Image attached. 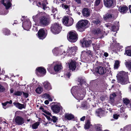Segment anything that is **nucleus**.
Here are the masks:
<instances>
[{
  "label": "nucleus",
  "mask_w": 131,
  "mask_h": 131,
  "mask_svg": "<svg viewBox=\"0 0 131 131\" xmlns=\"http://www.w3.org/2000/svg\"><path fill=\"white\" fill-rule=\"evenodd\" d=\"M35 24L38 26L44 27L48 26L50 23L49 19L46 17L41 16L40 14H38L32 17Z\"/></svg>",
  "instance_id": "obj_1"
},
{
  "label": "nucleus",
  "mask_w": 131,
  "mask_h": 131,
  "mask_svg": "<svg viewBox=\"0 0 131 131\" xmlns=\"http://www.w3.org/2000/svg\"><path fill=\"white\" fill-rule=\"evenodd\" d=\"M118 82L122 84H125L129 82L128 72L124 71L120 72L117 76Z\"/></svg>",
  "instance_id": "obj_2"
},
{
  "label": "nucleus",
  "mask_w": 131,
  "mask_h": 131,
  "mask_svg": "<svg viewBox=\"0 0 131 131\" xmlns=\"http://www.w3.org/2000/svg\"><path fill=\"white\" fill-rule=\"evenodd\" d=\"M77 86L73 87L71 89V93L74 97L77 100H82L84 97L85 94V92L84 90L82 92H80L79 93H76Z\"/></svg>",
  "instance_id": "obj_3"
},
{
  "label": "nucleus",
  "mask_w": 131,
  "mask_h": 131,
  "mask_svg": "<svg viewBox=\"0 0 131 131\" xmlns=\"http://www.w3.org/2000/svg\"><path fill=\"white\" fill-rule=\"evenodd\" d=\"M89 25V23L88 20H84L79 21L78 23L77 26L78 30L80 32H82Z\"/></svg>",
  "instance_id": "obj_4"
},
{
  "label": "nucleus",
  "mask_w": 131,
  "mask_h": 131,
  "mask_svg": "<svg viewBox=\"0 0 131 131\" xmlns=\"http://www.w3.org/2000/svg\"><path fill=\"white\" fill-rule=\"evenodd\" d=\"M62 29L61 25L58 23H55L52 24L51 27V30L54 34H58L60 32Z\"/></svg>",
  "instance_id": "obj_5"
},
{
  "label": "nucleus",
  "mask_w": 131,
  "mask_h": 131,
  "mask_svg": "<svg viewBox=\"0 0 131 131\" xmlns=\"http://www.w3.org/2000/svg\"><path fill=\"white\" fill-rule=\"evenodd\" d=\"M77 33L75 31L70 32L69 35L67 36L68 40L72 42H75L77 40Z\"/></svg>",
  "instance_id": "obj_6"
},
{
  "label": "nucleus",
  "mask_w": 131,
  "mask_h": 131,
  "mask_svg": "<svg viewBox=\"0 0 131 131\" xmlns=\"http://www.w3.org/2000/svg\"><path fill=\"white\" fill-rule=\"evenodd\" d=\"M74 22V20L71 17L68 18L67 17H64L63 19V23L64 25L67 26H71Z\"/></svg>",
  "instance_id": "obj_7"
},
{
  "label": "nucleus",
  "mask_w": 131,
  "mask_h": 131,
  "mask_svg": "<svg viewBox=\"0 0 131 131\" xmlns=\"http://www.w3.org/2000/svg\"><path fill=\"white\" fill-rule=\"evenodd\" d=\"M77 50V48L76 46L69 47L67 51V53H68V56H69L72 57L74 56Z\"/></svg>",
  "instance_id": "obj_8"
},
{
  "label": "nucleus",
  "mask_w": 131,
  "mask_h": 131,
  "mask_svg": "<svg viewBox=\"0 0 131 131\" xmlns=\"http://www.w3.org/2000/svg\"><path fill=\"white\" fill-rule=\"evenodd\" d=\"M45 112L49 115L47 116L45 115V116L48 120L49 123H50V122H53V123H55L58 120L57 118L54 116H52L51 115V114L50 113L47 112L46 111Z\"/></svg>",
  "instance_id": "obj_9"
},
{
  "label": "nucleus",
  "mask_w": 131,
  "mask_h": 131,
  "mask_svg": "<svg viewBox=\"0 0 131 131\" xmlns=\"http://www.w3.org/2000/svg\"><path fill=\"white\" fill-rule=\"evenodd\" d=\"M106 70L105 68L101 66H98L96 68L95 72L94 73V74H95V73H98L102 75L106 73Z\"/></svg>",
  "instance_id": "obj_10"
},
{
  "label": "nucleus",
  "mask_w": 131,
  "mask_h": 131,
  "mask_svg": "<svg viewBox=\"0 0 131 131\" xmlns=\"http://www.w3.org/2000/svg\"><path fill=\"white\" fill-rule=\"evenodd\" d=\"M14 121L18 125H21L24 123L25 120L23 117L17 116L14 118Z\"/></svg>",
  "instance_id": "obj_11"
},
{
  "label": "nucleus",
  "mask_w": 131,
  "mask_h": 131,
  "mask_svg": "<svg viewBox=\"0 0 131 131\" xmlns=\"http://www.w3.org/2000/svg\"><path fill=\"white\" fill-rule=\"evenodd\" d=\"M48 4L47 0H40L36 2L37 5L38 7L42 6L43 9H45L47 8L46 5Z\"/></svg>",
  "instance_id": "obj_12"
},
{
  "label": "nucleus",
  "mask_w": 131,
  "mask_h": 131,
  "mask_svg": "<svg viewBox=\"0 0 131 131\" xmlns=\"http://www.w3.org/2000/svg\"><path fill=\"white\" fill-rule=\"evenodd\" d=\"M104 4L105 6L107 7L113 6L115 3V0H104Z\"/></svg>",
  "instance_id": "obj_13"
},
{
  "label": "nucleus",
  "mask_w": 131,
  "mask_h": 131,
  "mask_svg": "<svg viewBox=\"0 0 131 131\" xmlns=\"http://www.w3.org/2000/svg\"><path fill=\"white\" fill-rule=\"evenodd\" d=\"M69 63V67L70 70H74L76 68V63L75 60H71Z\"/></svg>",
  "instance_id": "obj_14"
},
{
  "label": "nucleus",
  "mask_w": 131,
  "mask_h": 131,
  "mask_svg": "<svg viewBox=\"0 0 131 131\" xmlns=\"http://www.w3.org/2000/svg\"><path fill=\"white\" fill-rule=\"evenodd\" d=\"M23 27L26 30H28L31 27V22L29 20L23 22Z\"/></svg>",
  "instance_id": "obj_15"
},
{
  "label": "nucleus",
  "mask_w": 131,
  "mask_h": 131,
  "mask_svg": "<svg viewBox=\"0 0 131 131\" xmlns=\"http://www.w3.org/2000/svg\"><path fill=\"white\" fill-rule=\"evenodd\" d=\"M37 71L36 73L38 75L41 74V75H45L46 72V69L43 67H40L36 69Z\"/></svg>",
  "instance_id": "obj_16"
},
{
  "label": "nucleus",
  "mask_w": 131,
  "mask_h": 131,
  "mask_svg": "<svg viewBox=\"0 0 131 131\" xmlns=\"http://www.w3.org/2000/svg\"><path fill=\"white\" fill-rule=\"evenodd\" d=\"M62 107L61 106H59L57 105H54L52 106L51 108L53 112L55 113H59L61 109H62Z\"/></svg>",
  "instance_id": "obj_17"
},
{
  "label": "nucleus",
  "mask_w": 131,
  "mask_h": 131,
  "mask_svg": "<svg viewBox=\"0 0 131 131\" xmlns=\"http://www.w3.org/2000/svg\"><path fill=\"white\" fill-rule=\"evenodd\" d=\"M38 38L40 39H43L45 38L46 36L44 30L43 29H40L38 32Z\"/></svg>",
  "instance_id": "obj_18"
},
{
  "label": "nucleus",
  "mask_w": 131,
  "mask_h": 131,
  "mask_svg": "<svg viewBox=\"0 0 131 131\" xmlns=\"http://www.w3.org/2000/svg\"><path fill=\"white\" fill-rule=\"evenodd\" d=\"M81 42L83 47H87L90 46L91 43V40H88L84 39L82 40L81 41Z\"/></svg>",
  "instance_id": "obj_19"
},
{
  "label": "nucleus",
  "mask_w": 131,
  "mask_h": 131,
  "mask_svg": "<svg viewBox=\"0 0 131 131\" xmlns=\"http://www.w3.org/2000/svg\"><path fill=\"white\" fill-rule=\"evenodd\" d=\"M1 3L6 7V8L7 9L10 7L11 5V4L9 2V0H3L0 1V3Z\"/></svg>",
  "instance_id": "obj_20"
},
{
  "label": "nucleus",
  "mask_w": 131,
  "mask_h": 131,
  "mask_svg": "<svg viewBox=\"0 0 131 131\" xmlns=\"http://www.w3.org/2000/svg\"><path fill=\"white\" fill-rule=\"evenodd\" d=\"M119 11L121 13L124 14L128 10V7L125 5L120 6L119 8Z\"/></svg>",
  "instance_id": "obj_21"
},
{
  "label": "nucleus",
  "mask_w": 131,
  "mask_h": 131,
  "mask_svg": "<svg viewBox=\"0 0 131 131\" xmlns=\"http://www.w3.org/2000/svg\"><path fill=\"white\" fill-rule=\"evenodd\" d=\"M82 13L83 16L85 17H88L90 15V10L88 8H84L82 11Z\"/></svg>",
  "instance_id": "obj_22"
},
{
  "label": "nucleus",
  "mask_w": 131,
  "mask_h": 131,
  "mask_svg": "<svg viewBox=\"0 0 131 131\" xmlns=\"http://www.w3.org/2000/svg\"><path fill=\"white\" fill-rule=\"evenodd\" d=\"M93 33L95 34L101 36L103 35V32L99 28H95L94 29Z\"/></svg>",
  "instance_id": "obj_23"
},
{
  "label": "nucleus",
  "mask_w": 131,
  "mask_h": 131,
  "mask_svg": "<svg viewBox=\"0 0 131 131\" xmlns=\"http://www.w3.org/2000/svg\"><path fill=\"white\" fill-rule=\"evenodd\" d=\"M43 85L45 88L47 90H49L51 89L50 84L47 81H45L43 83Z\"/></svg>",
  "instance_id": "obj_24"
},
{
  "label": "nucleus",
  "mask_w": 131,
  "mask_h": 131,
  "mask_svg": "<svg viewBox=\"0 0 131 131\" xmlns=\"http://www.w3.org/2000/svg\"><path fill=\"white\" fill-rule=\"evenodd\" d=\"M13 104L16 107L19 109L21 110L25 108V106L24 104H21L18 102H14L13 103Z\"/></svg>",
  "instance_id": "obj_25"
},
{
  "label": "nucleus",
  "mask_w": 131,
  "mask_h": 131,
  "mask_svg": "<svg viewBox=\"0 0 131 131\" xmlns=\"http://www.w3.org/2000/svg\"><path fill=\"white\" fill-rule=\"evenodd\" d=\"M64 116L65 118L68 120H71L74 118V115L71 114L66 113Z\"/></svg>",
  "instance_id": "obj_26"
},
{
  "label": "nucleus",
  "mask_w": 131,
  "mask_h": 131,
  "mask_svg": "<svg viewBox=\"0 0 131 131\" xmlns=\"http://www.w3.org/2000/svg\"><path fill=\"white\" fill-rule=\"evenodd\" d=\"M53 54L55 56L61 55V53H60L61 51V50L59 49L58 48H55L52 51Z\"/></svg>",
  "instance_id": "obj_27"
},
{
  "label": "nucleus",
  "mask_w": 131,
  "mask_h": 131,
  "mask_svg": "<svg viewBox=\"0 0 131 131\" xmlns=\"http://www.w3.org/2000/svg\"><path fill=\"white\" fill-rule=\"evenodd\" d=\"M8 87L7 84L5 83H3L2 85L0 84V92H3L5 90V88Z\"/></svg>",
  "instance_id": "obj_28"
},
{
  "label": "nucleus",
  "mask_w": 131,
  "mask_h": 131,
  "mask_svg": "<svg viewBox=\"0 0 131 131\" xmlns=\"http://www.w3.org/2000/svg\"><path fill=\"white\" fill-rule=\"evenodd\" d=\"M62 68L61 64H57L54 66V69L56 72H58L60 71Z\"/></svg>",
  "instance_id": "obj_29"
},
{
  "label": "nucleus",
  "mask_w": 131,
  "mask_h": 131,
  "mask_svg": "<svg viewBox=\"0 0 131 131\" xmlns=\"http://www.w3.org/2000/svg\"><path fill=\"white\" fill-rule=\"evenodd\" d=\"M92 23L94 25L100 24L101 23V20L99 17H97L96 18H93Z\"/></svg>",
  "instance_id": "obj_30"
},
{
  "label": "nucleus",
  "mask_w": 131,
  "mask_h": 131,
  "mask_svg": "<svg viewBox=\"0 0 131 131\" xmlns=\"http://www.w3.org/2000/svg\"><path fill=\"white\" fill-rule=\"evenodd\" d=\"M104 113V112L100 109H98L96 112V115L100 117L103 115Z\"/></svg>",
  "instance_id": "obj_31"
},
{
  "label": "nucleus",
  "mask_w": 131,
  "mask_h": 131,
  "mask_svg": "<svg viewBox=\"0 0 131 131\" xmlns=\"http://www.w3.org/2000/svg\"><path fill=\"white\" fill-rule=\"evenodd\" d=\"M125 64L126 67L131 72V60L126 62Z\"/></svg>",
  "instance_id": "obj_32"
},
{
  "label": "nucleus",
  "mask_w": 131,
  "mask_h": 131,
  "mask_svg": "<svg viewBox=\"0 0 131 131\" xmlns=\"http://www.w3.org/2000/svg\"><path fill=\"white\" fill-rule=\"evenodd\" d=\"M117 24L116 25H112V26L111 30L112 31H115L118 30L119 29V24L118 22L117 23Z\"/></svg>",
  "instance_id": "obj_33"
},
{
  "label": "nucleus",
  "mask_w": 131,
  "mask_h": 131,
  "mask_svg": "<svg viewBox=\"0 0 131 131\" xmlns=\"http://www.w3.org/2000/svg\"><path fill=\"white\" fill-rule=\"evenodd\" d=\"M113 17V15L111 14L107 13L104 16V18L105 20H106V19L109 18H112Z\"/></svg>",
  "instance_id": "obj_34"
},
{
  "label": "nucleus",
  "mask_w": 131,
  "mask_h": 131,
  "mask_svg": "<svg viewBox=\"0 0 131 131\" xmlns=\"http://www.w3.org/2000/svg\"><path fill=\"white\" fill-rule=\"evenodd\" d=\"M116 96V94L114 93H113L110 95V100L111 103H113L114 102L115 98Z\"/></svg>",
  "instance_id": "obj_35"
},
{
  "label": "nucleus",
  "mask_w": 131,
  "mask_h": 131,
  "mask_svg": "<svg viewBox=\"0 0 131 131\" xmlns=\"http://www.w3.org/2000/svg\"><path fill=\"white\" fill-rule=\"evenodd\" d=\"M43 91V88L41 87H37L35 90L36 92L38 94H40Z\"/></svg>",
  "instance_id": "obj_36"
},
{
  "label": "nucleus",
  "mask_w": 131,
  "mask_h": 131,
  "mask_svg": "<svg viewBox=\"0 0 131 131\" xmlns=\"http://www.w3.org/2000/svg\"><path fill=\"white\" fill-rule=\"evenodd\" d=\"M95 128L97 131H101L102 129V125L100 124H98L94 125Z\"/></svg>",
  "instance_id": "obj_37"
},
{
  "label": "nucleus",
  "mask_w": 131,
  "mask_h": 131,
  "mask_svg": "<svg viewBox=\"0 0 131 131\" xmlns=\"http://www.w3.org/2000/svg\"><path fill=\"white\" fill-rule=\"evenodd\" d=\"M39 124L40 123L39 122H37L32 124L31 125V127L33 129H36L38 128Z\"/></svg>",
  "instance_id": "obj_38"
},
{
  "label": "nucleus",
  "mask_w": 131,
  "mask_h": 131,
  "mask_svg": "<svg viewBox=\"0 0 131 131\" xmlns=\"http://www.w3.org/2000/svg\"><path fill=\"white\" fill-rule=\"evenodd\" d=\"M119 66V62L118 60H116L114 65V69H117Z\"/></svg>",
  "instance_id": "obj_39"
},
{
  "label": "nucleus",
  "mask_w": 131,
  "mask_h": 131,
  "mask_svg": "<svg viewBox=\"0 0 131 131\" xmlns=\"http://www.w3.org/2000/svg\"><path fill=\"white\" fill-rule=\"evenodd\" d=\"M53 66L52 64L48 65V67L47 68L48 71L51 73L54 74V73L52 71V69L53 68Z\"/></svg>",
  "instance_id": "obj_40"
},
{
  "label": "nucleus",
  "mask_w": 131,
  "mask_h": 131,
  "mask_svg": "<svg viewBox=\"0 0 131 131\" xmlns=\"http://www.w3.org/2000/svg\"><path fill=\"white\" fill-rule=\"evenodd\" d=\"M90 125V121H87L84 125V128L86 129L89 128Z\"/></svg>",
  "instance_id": "obj_41"
},
{
  "label": "nucleus",
  "mask_w": 131,
  "mask_h": 131,
  "mask_svg": "<svg viewBox=\"0 0 131 131\" xmlns=\"http://www.w3.org/2000/svg\"><path fill=\"white\" fill-rule=\"evenodd\" d=\"M3 32L5 35H8L10 34V31L6 28H4L3 29Z\"/></svg>",
  "instance_id": "obj_42"
},
{
  "label": "nucleus",
  "mask_w": 131,
  "mask_h": 131,
  "mask_svg": "<svg viewBox=\"0 0 131 131\" xmlns=\"http://www.w3.org/2000/svg\"><path fill=\"white\" fill-rule=\"evenodd\" d=\"M44 97H46L47 99H48L49 101H51L52 100V98H51L50 96L47 93H45L44 95Z\"/></svg>",
  "instance_id": "obj_43"
},
{
  "label": "nucleus",
  "mask_w": 131,
  "mask_h": 131,
  "mask_svg": "<svg viewBox=\"0 0 131 131\" xmlns=\"http://www.w3.org/2000/svg\"><path fill=\"white\" fill-rule=\"evenodd\" d=\"M86 52L87 53V55L90 57H92L93 53L92 51L89 50L86 51Z\"/></svg>",
  "instance_id": "obj_44"
},
{
  "label": "nucleus",
  "mask_w": 131,
  "mask_h": 131,
  "mask_svg": "<svg viewBox=\"0 0 131 131\" xmlns=\"http://www.w3.org/2000/svg\"><path fill=\"white\" fill-rule=\"evenodd\" d=\"M123 101L124 103L126 105H127L130 102V101L127 98L123 99Z\"/></svg>",
  "instance_id": "obj_45"
},
{
  "label": "nucleus",
  "mask_w": 131,
  "mask_h": 131,
  "mask_svg": "<svg viewBox=\"0 0 131 131\" xmlns=\"http://www.w3.org/2000/svg\"><path fill=\"white\" fill-rule=\"evenodd\" d=\"M126 54L127 56H131V50H125V52L124 53V54Z\"/></svg>",
  "instance_id": "obj_46"
},
{
  "label": "nucleus",
  "mask_w": 131,
  "mask_h": 131,
  "mask_svg": "<svg viewBox=\"0 0 131 131\" xmlns=\"http://www.w3.org/2000/svg\"><path fill=\"white\" fill-rule=\"evenodd\" d=\"M23 92L21 91H16L14 94L17 96H20L22 94Z\"/></svg>",
  "instance_id": "obj_47"
},
{
  "label": "nucleus",
  "mask_w": 131,
  "mask_h": 131,
  "mask_svg": "<svg viewBox=\"0 0 131 131\" xmlns=\"http://www.w3.org/2000/svg\"><path fill=\"white\" fill-rule=\"evenodd\" d=\"M86 101L83 102L81 104V108L83 109L86 107Z\"/></svg>",
  "instance_id": "obj_48"
},
{
  "label": "nucleus",
  "mask_w": 131,
  "mask_h": 131,
  "mask_svg": "<svg viewBox=\"0 0 131 131\" xmlns=\"http://www.w3.org/2000/svg\"><path fill=\"white\" fill-rule=\"evenodd\" d=\"M58 131H67L66 129L64 126H61L60 129L58 130Z\"/></svg>",
  "instance_id": "obj_49"
},
{
  "label": "nucleus",
  "mask_w": 131,
  "mask_h": 131,
  "mask_svg": "<svg viewBox=\"0 0 131 131\" xmlns=\"http://www.w3.org/2000/svg\"><path fill=\"white\" fill-rule=\"evenodd\" d=\"M105 25L106 27L107 28H108L109 29H111L112 26V24L110 23H108L106 24H105Z\"/></svg>",
  "instance_id": "obj_50"
},
{
  "label": "nucleus",
  "mask_w": 131,
  "mask_h": 131,
  "mask_svg": "<svg viewBox=\"0 0 131 131\" xmlns=\"http://www.w3.org/2000/svg\"><path fill=\"white\" fill-rule=\"evenodd\" d=\"M101 0H96L95 2L94 6H97L100 3Z\"/></svg>",
  "instance_id": "obj_51"
},
{
  "label": "nucleus",
  "mask_w": 131,
  "mask_h": 131,
  "mask_svg": "<svg viewBox=\"0 0 131 131\" xmlns=\"http://www.w3.org/2000/svg\"><path fill=\"white\" fill-rule=\"evenodd\" d=\"M52 12L55 15L57 12V9L56 8L52 7Z\"/></svg>",
  "instance_id": "obj_52"
},
{
  "label": "nucleus",
  "mask_w": 131,
  "mask_h": 131,
  "mask_svg": "<svg viewBox=\"0 0 131 131\" xmlns=\"http://www.w3.org/2000/svg\"><path fill=\"white\" fill-rule=\"evenodd\" d=\"M78 81L79 82V83H78V84L81 85L83 82V80L81 78H79L78 79Z\"/></svg>",
  "instance_id": "obj_53"
},
{
  "label": "nucleus",
  "mask_w": 131,
  "mask_h": 131,
  "mask_svg": "<svg viewBox=\"0 0 131 131\" xmlns=\"http://www.w3.org/2000/svg\"><path fill=\"white\" fill-rule=\"evenodd\" d=\"M62 7L64 9H65L66 10L69 9V6L67 5H64V4H62Z\"/></svg>",
  "instance_id": "obj_54"
},
{
  "label": "nucleus",
  "mask_w": 131,
  "mask_h": 131,
  "mask_svg": "<svg viewBox=\"0 0 131 131\" xmlns=\"http://www.w3.org/2000/svg\"><path fill=\"white\" fill-rule=\"evenodd\" d=\"M71 74L70 73L68 72L64 74V76L66 78H69Z\"/></svg>",
  "instance_id": "obj_55"
},
{
  "label": "nucleus",
  "mask_w": 131,
  "mask_h": 131,
  "mask_svg": "<svg viewBox=\"0 0 131 131\" xmlns=\"http://www.w3.org/2000/svg\"><path fill=\"white\" fill-rule=\"evenodd\" d=\"M2 105H3V107L4 109H6L7 108V107H6V106L7 105V102L4 103H2Z\"/></svg>",
  "instance_id": "obj_56"
},
{
  "label": "nucleus",
  "mask_w": 131,
  "mask_h": 131,
  "mask_svg": "<svg viewBox=\"0 0 131 131\" xmlns=\"http://www.w3.org/2000/svg\"><path fill=\"white\" fill-rule=\"evenodd\" d=\"M119 116V115L116 114L113 115V118L115 119H117Z\"/></svg>",
  "instance_id": "obj_57"
},
{
  "label": "nucleus",
  "mask_w": 131,
  "mask_h": 131,
  "mask_svg": "<svg viewBox=\"0 0 131 131\" xmlns=\"http://www.w3.org/2000/svg\"><path fill=\"white\" fill-rule=\"evenodd\" d=\"M24 95L27 98L28 97V94L27 93L24 92H23Z\"/></svg>",
  "instance_id": "obj_58"
},
{
  "label": "nucleus",
  "mask_w": 131,
  "mask_h": 131,
  "mask_svg": "<svg viewBox=\"0 0 131 131\" xmlns=\"http://www.w3.org/2000/svg\"><path fill=\"white\" fill-rule=\"evenodd\" d=\"M100 99L101 101H103L105 100V97L103 96H102L100 97Z\"/></svg>",
  "instance_id": "obj_59"
},
{
  "label": "nucleus",
  "mask_w": 131,
  "mask_h": 131,
  "mask_svg": "<svg viewBox=\"0 0 131 131\" xmlns=\"http://www.w3.org/2000/svg\"><path fill=\"white\" fill-rule=\"evenodd\" d=\"M75 1L78 4H80L81 3V0H75Z\"/></svg>",
  "instance_id": "obj_60"
},
{
  "label": "nucleus",
  "mask_w": 131,
  "mask_h": 131,
  "mask_svg": "<svg viewBox=\"0 0 131 131\" xmlns=\"http://www.w3.org/2000/svg\"><path fill=\"white\" fill-rule=\"evenodd\" d=\"M54 2L57 4H59V2L57 0H54Z\"/></svg>",
  "instance_id": "obj_61"
},
{
  "label": "nucleus",
  "mask_w": 131,
  "mask_h": 131,
  "mask_svg": "<svg viewBox=\"0 0 131 131\" xmlns=\"http://www.w3.org/2000/svg\"><path fill=\"white\" fill-rule=\"evenodd\" d=\"M104 56L106 57H107L108 56V54L106 52H105L104 53Z\"/></svg>",
  "instance_id": "obj_62"
},
{
  "label": "nucleus",
  "mask_w": 131,
  "mask_h": 131,
  "mask_svg": "<svg viewBox=\"0 0 131 131\" xmlns=\"http://www.w3.org/2000/svg\"><path fill=\"white\" fill-rule=\"evenodd\" d=\"M61 53V54H64V55H65V54L66 53V52L65 51H63V50H61V51L60 52Z\"/></svg>",
  "instance_id": "obj_63"
},
{
  "label": "nucleus",
  "mask_w": 131,
  "mask_h": 131,
  "mask_svg": "<svg viewBox=\"0 0 131 131\" xmlns=\"http://www.w3.org/2000/svg\"><path fill=\"white\" fill-rule=\"evenodd\" d=\"M85 116H83L80 118V120L82 121H83L85 119Z\"/></svg>",
  "instance_id": "obj_64"
}]
</instances>
